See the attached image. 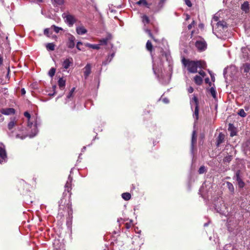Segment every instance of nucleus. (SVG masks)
<instances>
[{
    "instance_id": "f257e3e1",
    "label": "nucleus",
    "mask_w": 250,
    "mask_h": 250,
    "mask_svg": "<svg viewBox=\"0 0 250 250\" xmlns=\"http://www.w3.org/2000/svg\"><path fill=\"white\" fill-rule=\"evenodd\" d=\"M183 64L187 67L190 73H195L197 72V68H205L206 63L201 61H193L184 58L182 59Z\"/></svg>"
},
{
    "instance_id": "f03ea898",
    "label": "nucleus",
    "mask_w": 250,
    "mask_h": 250,
    "mask_svg": "<svg viewBox=\"0 0 250 250\" xmlns=\"http://www.w3.org/2000/svg\"><path fill=\"white\" fill-rule=\"evenodd\" d=\"M190 104L191 109H192L193 106L195 107V110L193 116L195 118V119L197 121L199 118V104L198 99L195 96H194L192 99L190 100Z\"/></svg>"
},
{
    "instance_id": "7ed1b4c3",
    "label": "nucleus",
    "mask_w": 250,
    "mask_h": 250,
    "mask_svg": "<svg viewBox=\"0 0 250 250\" xmlns=\"http://www.w3.org/2000/svg\"><path fill=\"white\" fill-rule=\"evenodd\" d=\"M7 160V153L5 146L2 143H0V164L6 162Z\"/></svg>"
},
{
    "instance_id": "20e7f679",
    "label": "nucleus",
    "mask_w": 250,
    "mask_h": 250,
    "mask_svg": "<svg viewBox=\"0 0 250 250\" xmlns=\"http://www.w3.org/2000/svg\"><path fill=\"white\" fill-rule=\"evenodd\" d=\"M62 17L65 21L70 26H72L76 21V20L74 16L71 15L63 13Z\"/></svg>"
},
{
    "instance_id": "39448f33",
    "label": "nucleus",
    "mask_w": 250,
    "mask_h": 250,
    "mask_svg": "<svg viewBox=\"0 0 250 250\" xmlns=\"http://www.w3.org/2000/svg\"><path fill=\"white\" fill-rule=\"evenodd\" d=\"M241 70L243 75L250 79V64L245 63L241 67Z\"/></svg>"
},
{
    "instance_id": "423d86ee",
    "label": "nucleus",
    "mask_w": 250,
    "mask_h": 250,
    "mask_svg": "<svg viewBox=\"0 0 250 250\" xmlns=\"http://www.w3.org/2000/svg\"><path fill=\"white\" fill-rule=\"evenodd\" d=\"M195 46L199 50L203 51L206 48L207 44L205 41L201 40L196 42Z\"/></svg>"
},
{
    "instance_id": "0eeeda50",
    "label": "nucleus",
    "mask_w": 250,
    "mask_h": 250,
    "mask_svg": "<svg viewBox=\"0 0 250 250\" xmlns=\"http://www.w3.org/2000/svg\"><path fill=\"white\" fill-rule=\"evenodd\" d=\"M227 23L224 21H220L217 23V29L221 32L227 30Z\"/></svg>"
},
{
    "instance_id": "6e6552de",
    "label": "nucleus",
    "mask_w": 250,
    "mask_h": 250,
    "mask_svg": "<svg viewBox=\"0 0 250 250\" xmlns=\"http://www.w3.org/2000/svg\"><path fill=\"white\" fill-rule=\"evenodd\" d=\"M75 38L74 36L70 35L68 37L67 46L69 48H73L75 46Z\"/></svg>"
},
{
    "instance_id": "1a4fd4ad",
    "label": "nucleus",
    "mask_w": 250,
    "mask_h": 250,
    "mask_svg": "<svg viewBox=\"0 0 250 250\" xmlns=\"http://www.w3.org/2000/svg\"><path fill=\"white\" fill-rule=\"evenodd\" d=\"M18 125V121L15 118L11 119L10 122L8 124V128L9 130H11L15 126Z\"/></svg>"
},
{
    "instance_id": "9d476101",
    "label": "nucleus",
    "mask_w": 250,
    "mask_h": 250,
    "mask_svg": "<svg viewBox=\"0 0 250 250\" xmlns=\"http://www.w3.org/2000/svg\"><path fill=\"white\" fill-rule=\"evenodd\" d=\"M236 179L238 187L240 188H243L245 186V183L240 177L239 171H237L236 173Z\"/></svg>"
},
{
    "instance_id": "9b49d317",
    "label": "nucleus",
    "mask_w": 250,
    "mask_h": 250,
    "mask_svg": "<svg viewBox=\"0 0 250 250\" xmlns=\"http://www.w3.org/2000/svg\"><path fill=\"white\" fill-rule=\"evenodd\" d=\"M76 32L79 35H83L87 32V30L83 26H78L76 28Z\"/></svg>"
},
{
    "instance_id": "f8f14e48",
    "label": "nucleus",
    "mask_w": 250,
    "mask_h": 250,
    "mask_svg": "<svg viewBox=\"0 0 250 250\" xmlns=\"http://www.w3.org/2000/svg\"><path fill=\"white\" fill-rule=\"evenodd\" d=\"M225 140V135L222 133H220L216 139V145L218 146L220 144L224 142Z\"/></svg>"
},
{
    "instance_id": "ddd939ff",
    "label": "nucleus",
    "mask_w": 250,
    "mask_h": 250,
    "mask_svg": "<svg viewBox=\"0 0 250 250\" xmlns=\"http://www.w3.org/2000/svg\"><path fill=\"white\" fill-rule=\"evenodd\" d=\"M1 113L3 114L8 115L14 114L15 113V109L12 108L2 109L1 110Z\"/></svg>"
},
{
    "instance_id": "4468645a",
    "label": "nucleus",
    "mask_w": 250,
    "mask_h": 250,
    "mask_svg": "<svg viewBox=\"0 0 250 250\" xmlns=\"http://www.w3.org/2000/svg\"><path fill=\"white\" fill-rule=\"evenodd\" d=\"M241 8L242 11H244L246 13L249 12L250 10L249 3L248 1H245L241 6Z\"/></svg>"
},
{
    "instance_id": "2eb2a0df",
    "label": "nucleus",
    "mask_w": 250,
    "mask_h": 250,
    "mask_svg": "<svg viewBox=\"0 0 250 250\" xmlns=\"http://www.w3.org/2000/svg\"><path fill=\"white\" fill-rule=\"evenodd\" d=\"M84 76L85 78H87L91 73V65L89 64H87L84 67Z\"/></svg>"
},
{
    "instance_id": "dca6fc26",
    "label": "nucleus",
    "mask_w": 250,
    "mask_h": 250,
    "mask_svg": "<svg viewBox=\"0 0 250 250\" xmlns=\"http://www.w3.org/2000/svg\"><path fill=\"white\" fill-rule=\"evenodd\" d=\"M111 39V35H108L107 37L104 39H102L99 41L100 42V45H104L107 43V42L109 40Z\"/></svg>"
},
{
    "instance_id": "f3484780",
    "label": "nucleus",
    "mask_w": 250,
    "mask_h": 250,
    "mask_svg": "<svg viewBox=\"0 0 250 250\" xmlns=\"http://www.w3.org/2000/svg\"><path fill=\"white\" fill-rule=\"evenodd\" d=\"M114 55H115V53H112L111 55L108 56V57H107L106 60H105L103 62V65H106L109 62H110L111 61V60H112V59L114 57Z\"/></svg>"
},
{
    "instance_id": "a211bd4d",
    "label": "nucleus",
    "mask_w": 250,
    "mask_h": 250,
    "mask_svg": "<svg viewBox=\"0 0 250 250\" xmlns=\"http://www.w3.org/2000/svg\"><path fill=\"white\" fill-rule=\"evenodd\" d=\"M86 46L88 47L89 48L94 49H97L98 50L100 48V44H93L87 43L85 44Z\"/></svg>"
},
{
    "instance_id": "6ab92c4d",
    "label": "nucleus",
    "mask_w": 250,
    "mask_h": 250,
    "mask_svg": "<svg viewBox=\"0 0 250 250\" xmlns=\"http://www.w3.org/2000/svg\"><path fill=\"white\" fill-rule=\"evenodd\" d=\"M58 85L60 88H63L65 85V81L62 78H60L58 81Z\"/></svg>"
},
{
    "instance_id": "aec40b11",
    "label": "nucleus",
    "mask_w": 250,
    "mask_h": 250,
    "mask_svg": "<svg viewBox=\"0 0 250 250\" xmlns=\"http://www.w3.org/2000/svg\"><path fill=\"white\" fill-rule=\"evenodd\" d=\"M242 52L243 53V55L244 58L250 59V55H249L248 53L247 48H242Z\"/></svg>"
},
{
    "instance_id": "412c9836",
    "label": "nucleus",
    "mask_w": 250,
    "mask_h": 250,
    "mask_svg": "<svg viewBox=\"0 0 250 250\" xmlns=\"http://www.w3.org/2000/svg\"><path fill=\"white\" fill-rule=\"evenodd\" d=\"M194 81L197 84L200 85L202 83V78L199 76L196 75L194 77Z\"/></svg>"
},
{
    "instance_id": "4be33fe9",
    "label": "nucleus",
    "mask_w": 250,
    "mask_h": 250,
    "mask_svg": "<svg viewBox=\"0 0 250 250\" xmlns=\"http://www.w3.org/2000/svg\"><path fill=\"white\" fill-rule=\"evenodd\" d=\"M70 63H71V62L69 61V60L66 59L64 61V62L62 63V67L64 68L67 69L70 66Z\"/></svg>"
},
{
    "instance_id": "5701e85b",
    "label": "nucleus",
    "mask_w": 250,
    "mask_h": 250,
    "mask_svg": "<svg viewBox=\"0 0 250 250\" xmlns=\"http://www.w3.org/2000/svg\"><path fill=\"white\" fill-rule=\"evenodd\" d=\"M122 197L124 200L127 201L130 199L131 195L128 192H125L122 194Z\"/></svg>"
},
{
    "instance_id": "b1692460",
    "label": "nucleus",
    "mask_w": 250,
    "mask_h": 250,
    "mask_svg": "<svg viewBox=\"0 0 250 250\" xmlns=\"http://www.w3.org/2000/svg\"><path fill=\"white\" fill-rule=\"evenodd\" d=\"M46 47L48 50L53 51L55 50V44L53 43H48L46 45Z\"/></svg>"
},
{
    "instance_id": "393cba45",
    "label": "nucleus",
    "mask_w": 250,
    "mask_h": 250,
    "mask_svg": "<svg viewBox=\"0 0 250 250\" xmlns=\"http://www.w3.org/2000/svg\"><path fill=\"white\" fill-rule=\"evenodd\" d=\"M153 46L150 41H147L146 43V48L149 52H151L152 50Z\"/></svg>"
},
{
    "instance_id": "a878e982",
    "label": "nucleus",
    "mask_w": 250,
    "mask_h": 250,
    "mask_svg": "<svg viewBox=\"0 0 250 250\" xmlns=\"http://www.w3.org/2000/svg\"><path fill=\"white\" fill-rule=\"evenodd\" d=\"M196 137L195 136V131H194L192 132V139H191V147L192 150L193 149L194 144L196 142Z\"/></svg>"
},
{
    "instance_id": "bb28decb",
    "label": "nucleus",
    "mask_w": 250,
    "mask_h": 250,
    "mask_svg": "<svg viewBox=\"0 0 250 250\" xmlns=\"http://www.w3.org/2000/svg\"><path fill=\"white\" fill-rule=\"evenodd\" d=\"M33 129L34 130V132L29 134V136L30 138H32L34 137L38 133V129L37 128V126L35 125L33 126Z\"/></svg>"
},
{
    "instance_id": "cd10ccee",
    "label": "nucleus",
    "mask_w": 250,
    "mask_h": 250,
    "mask_svg": "<svg viewBox=\"0 0 250 250\" xmlns=\"http://www.w3.org/2000/svg\"><path fill=\"white\" fill-rule=\"evenodd\" d=\"M144 30L146 33H147L148 34V36L151 38H152L155 42H157V40L154 38L153 35L152 34V33L151 32V31L149 29L144 28Z\"/></svg>"
},
{
    "instance_id": "c85d7f7f",
    "label": "nucleus",
    "mask_w": 250,
    "mask_h": 250,
    "mask_svg": "<svg viewBox=\"0 0 250 250\" xmlns=\"http://www.w3.org/2000/svg\"><path fill=\"white\" fill-rule=\"evenodd\" d=\"M142 22L144 23L145 25H146V24H147L149 22V18L147 16H146V15L143 16L142 17Z\"/></svg>"
},
{
    "instance_id": "c756f323",
    "label": "nucleus",
    "mask_w": 250,
    "mask_h": 250,
    "mask_svg": "<svg viewBox=\"0 0 250 250\" xmlns=\"http://www.w3.org/2000/svg\"><path fill=\"white\" fill-rule=\"evenodd\" d=\"M24 115L25 117H26V118H28V126L31 127V126L32 125V123H30V122H29V119H30V117H31L30 114L28 112H25L24 113Z\"/></svg>"
},
{
    "instance_id": "7c9ffc66",
    "label": "nucleus",
    "mask_w": 250,
    "mask_h": 250,
    "mask_svg": "<svg viewBox=\"0 0 250 250\" xmlns=\"http://www.w3.org/2000/svg\"><path fill=\"white\" fill-rule=\"evenodd\" d=\"M56 72V69L54 68H51L48 72V75L51 77H52L54 76Z\"/></svg>"
},
{
    "instance_id": "2f4dec72",
    "label": "nucleus",
    "mask_w": 250,
    "mask_h": 250,
    "mask_svg": "<svg viewBox=\"0 0 250 250\" xmlns=\"http://www.w3.org/2000/svg\"><path fill=\"white\" fill-rule=\"evenodd\" d=\"M238 114L242 117H245L247 115L245 111L243 109H241L239 110V112H238Z\"/></svg>"
},
{
    "instance_id": "473e14b6",
    "label": "nucleus",
    "mask_w": 250,
    "mask_h": 250,
    "mask_svg": "<svg viewBox=\"0 0 250 250\" xmlns=\"http://www.w3.org/2000/svg\"><path fill=\"white\" fill-rule=\"evenodd\" d=\"M232 160V156L230 155H228L226 156L224 159V162L225 163H229Z\"/></svg>"
},
{
    "instance_id": "72a5a7b5",
    "label": "nucleus",
    "mask_w": 250,
    "mask_h": 250,
    "mask_svg": "<svg viewBox=\"0 0 250 250\" xmlns=\"http://www.w3.org/2000/svg\"><path fill=\"white\" fill-rule=\"evenodd\" d=\"M51 28H53L54 29V31L56 33H58L60 30H62V29L61 27H57V26H56V25H52L51 26Z\"/></svg>"
},
{
    "instance_id": "f704fd0d",
    "label": "nucleus",
    "mask_w": 250,
    "mask_h": 250,
    "mask_svg": "<svg viewBox=\"0 0 250 250\" xmlns=\"http://www.w3.org/2000/svg\"><path fill=\"white\" fill-rule=\"evenodd\" d=\"M210 92L212 96L215 99L216 98V91L213 87H211L210 89Z\"/></svg>"
},
{
    "instance_id": "c9c22d12",
    "label": "nucleus",
    "mask_w": 250,
    "mask_h": 250,
    "mask_svg": "<svg viewBox=\"0 0 250 250\" xmlns=\"http://www.w3.org/2000/svg\"><path fill=\"white\" fill-rule=\"evenodd\" d=\"M227 186H228V187L229 190L231 192L233 191H234V188H233V185L231 183H230V182H227Z\"/></svg>"
},
{
    "instance_id": "e433bc0d",
    "label": "nucleus",
    "mask_w": 250,
    "mask_h": 250,
    "mask_svg": "<svg viewBox=\"0 0 250 250\" xmlns=\"http://www.w3.org/2000/svg\"><path fill=\"white\" fill-rule=\"evenodd\" d=\"M199 173L202 174L206 172V168L204 166H201L198 170Z\"/></svg>"
},
{
    "instance_id": "4c0bfd02",
    "label": "nucleus",
    "mask_w": 250,
    "mask_h": 250,
    "mask_svg": "<svg viewBox=\"0 0 250 250\" xmlns=\"http://www.w3.org/2000/svg\"><path fill=\"white\" fill-rule=\"evenodd\" d=\"M137 3L139 5L143 4L144 5H147V3L146 0H140Z\"/></svg>"
},
{
    "instance_id": "58836bf2",
    "label": "nucleus",
    "mask_w": 250,
    "mask_h": 250,
    "mask_svg": "<svg viewBox=\"0 0 250 250\" xmlns=\"http://www.w3.org/2000/svg\"><path fill=\"white\" fill-rule=\"evenodd\" d=\"M54 1L58 5H61L63 3V0H54Z\"/></svg>"
},
{
    "instance_id": "ea45409f",
    "label": "nucleus",
    "mask_w": 250,
    "mask_h": 250,
    "mask_svg": "<svg viewBox=\"0 0 250 250\" xmlns=\"http://www.w3.org/2000/svg\"><path fill=\"white\" fill-rule=\"evenodd\" d=\"M195 24V21H193L192 22L189 24L188 26V30H190L191 29V28L192 27V26Z\"/></svg>"
},
{
    "instance_id": "a19ab883",
    "label": "nucleus",
    "mask_w": 250,
    "mask_h": 250,
    "mask_svg": "<svg viewBox=\"0 0 250 250\" xmlns=\"http://www.w3.org/2000/svg\"><path fill=\"white\" fill-rule=\"evenodd\" d=\"M44 35L49 37V28L45 29L44 30Z\"/></svg>"
},
{
    "instance_id": "79ce46f5",
    "label": "nucleus",
    "mask_w": 250,
    "mask_h": 250,
    "mask_svg": "<svg viewBox=\"0 0 250 250\" xmlns=\"http://www.w3.org/2000/svg\"><path fill=\"white\" fill-rule=\"evenodd\" d=\"M185 3L188 7H191L192 6V4L191 1L189 0H185Z\"/></svg>"
},
{
    "instance_id": "37998d69",
    "label": "nucleus",
    "mask_w": 250,
    "mask_h": 250,
    "mask_svg": "<svg viewBox=\"0 0 250 250\" xmlns=\"http://www.w3.org/2000/svg\"><path fill=\"white\" fill-rule=\"evenodd\" d=\"M81 44H82V42H77V45H76V47H77V48L79 50H80V51H81V49L80 48V47H79V46H80V45H81Z\"/></svg>"
},
{
    "instance_id": "c03bdc74",
    "label": "nucleus",
    "mask_w": 250,
    "mask_h": 250,
    "mask_svg": "<svg viewBox=\"0 0 250 250\" xmlns=\"http://www.w3.org/2000/svg\"><path fill=\"white\" fill-rule=\"evenodd\" d=\"M199 73L200 74V75L202 76V77H204L206 75L205 72L202 70L200 71L199 72Z\"/></svg>"
},
{
    "instance_id": "a18cd8bd",
    "label": "nucleus",
    "mask_w": 250,
    "mask_h": 250,
    "mask_svg": "<svg viewBox=\"0 0 250 250\" xmlns=\"http://www.w3.org/2000/svg\"><path fill=\"white\" fill-rule=\"evenodd\" d=\"M188 92L189 93H191L193 92V87H192L191 86H190L189 88H188Z\"/></svg>"
},
{
    "instance_id": "49530a36",
    "label": "nucleus",
    "mask_w": 250,
    "mask_h": 250,
    "mask_svg": "<svg viewBox=\"0 0 250 250\" xmlns=\"http://www.w3.org/2000/svg\"><path fill=\"white\" fill-rule=\"evenodd\" d=\"M25 93H26V91H25V89L23 88H22L21 89V94L22 95H24L25 94Z\"/></svg>"
},
{
    "instance_id": "de8ad7c7",
    "label": "nucleus",
    "mask_w": 250,
    "mask_h": 250,
    "mask_svg": "<svg viewBox=\"0 0 250 250\" xmlns=\"http://www.w3.org/2000/svg\"><path fill=\"white\" fill-rule=\"evenodd\" d=\"M16 138H20L21 139H23L24 138H25V136H20L19 134H17L16 135Z\"/></svg>"
},
{
    "instance_id": "09e8293b",
    "label": "nucleus",
    "mask_w": 250,
    "mask_h": 250,
    "mask_svg": "<svg viewBox=\"0 0 250 250\" xmlns=\"http://www.w3.org/2000/svg\"><path fill=\"white\" fill-rule=\"evenodd\" d=\"M163 101L164 102V103H166V104L168 103V102H169V100L167 98H164L163 99Z\"/></svg>"
},
{
    "instance_id": "8fccbe9b",
    "label": "nucleus",
    "mask_w": 250,
    "mask_h": 250,
    "mask_svg": "<svg viewBox=\"0 0 250 250\" xmlns=\"http://www.w3.org/2000/svg\"><path fill=\"white\" fill-rule=\"evenodd\" d=\"M131 226L130 224L126 223L125 224V227L127 229H129Z\"/></svg>"
},
{
    "instance_id": "3c124183",
    "label": "nucleus",
    "mask_w": 250,
    "mask_h": 250,
    "mask_svg": "<svg viewBox=\"0 0 250 250\" xmlns=\"http://www.w3.org/2000/svg\"><path fill=\"white\" fill-rule=\"evenodd\" d=\"M75 89V87H73V88H72L71 89V90H70V92L71 93V94H73V92H74V91Z\"/></svg>"
},
{
    "instance_id": "603ef678",
    "label": "nucleus",
    "mask_w": 250,
    "mask_h": 250,
    "mask_svg": "<svg viewBox=\"0 0 250 250\" xmlns=\"http://www.w3.org/2000/svg\"><path fill=\"white\" fill-rule=\"evenodd\" d=\"M72 95L73 94H71V93L69 92V94L67 96V98H68V99L70 98V97H72Z\"/></svg>"
},
{
    "instance_id": "864d4df0",
    "label": "nucleus",
    "mask_w": 250,
    "mask_h": 250,
    "mask_svg": "<svg viewBox=\"0 0 250 250\" xmlns=\"http://www.w3.org/2000/svg\"><path fill=\"white\" fill-rule=\"evenodd\" d=\"M69 185V181H67V182H66V185H65V187L66 188L68 187Z\"/></svg>"
},
{
    "instance_id": "5fc2aeb1",
    "label": "nucleus",
    "mask_w": 250,
    "mask_h": 250,
    "mask_svg": "<svg viewBox=\"0 0 250 250\" xmlns=\"http://www.w3.org/2000/svg\"><path fill=\"white\" fill-rule=\"evenodd\" d=\"M211 80H212V81H214L215 77H214V76H212L211 75Z\"/></svg>"
},
{
    "instance_id": "6e6d98bb",
    "label": "nucleus",
    "mask_w": 250,
    "mask_h": 250,
    "mask_svg": "<svg viewBox=\"0 0 250 250\" xmlns=\"http://www.w3.org/2000/svg\"><path fill=\"white\" fill-rule=\"evenodd\" d=\"M189 16L187 15V18H186V20H188L189 19Z\"/></svg>"
},
{
    "instance_id": "4d7b16f0",
    "label": "nucleus",
    "mask_w": 250,
    "mask_h": 250,
    "mask_svg": "<svg viewBox=\"0 0 250 250\" xmlns=\"http://www.w3.org/2000/svg\"><path fill=\"white\" fill-rule=\"evenodd\" d=\"M0 120H1V121H3V117H2V115H0Z\"/></svg>"
},
{
    "instance_id": "13d9d810",
    "label": "nucleus",
    "mask_w": 250,
    "mask_h": 250,
    "mask_svg": "<svg viewBox=\"0 0 250 250\" xmlns=\"http://www.w3.org/2000/svg\"><path fill=\"white\" fill-rule=\"evenodd\" d=\"M234 135H235V134H234V133H233V132H231V133H230V136H234Z\"/></svg>"
},
{
    "instance_id": "bf43d9fd",
    "label": "nucleus",
    "mask_w": 250,
    "mask_h": 250,
    "mask_svg": "<svg viewBox=\"0 0 250 250\" xmlns=\"http://www.w3.org/2000/svg\"><path fill=\"white\" fill-rule=\"evenodd\" d=\"M38 2H42V0H36Z\"/></svg>"
},
{
    "instance_id": "052dcab7",
    "label": "nucleus",
    "mask_w": 250,
    "mask_h": 250,
    "mask_svg": "<svg viewBox=\"0 0 250 250\" xmlns=\"http://www.w3.org/2000/svg\"><path fill=\"white\" fill-rule=\"evenodd\" d=\"M122 220V218L118 219V222H120V221H121Z\"/></svg>"
},
{
    "instance_id": "680f3d73",
    "label": "nucleus",
    "mask_w": 250,
    "mask_h": 250,
    "mask_svg": "<svg viewBox=\"0 0 250 250\" xmlns=\"http://www.w3.org/2000/svg\"><path fill=\"white\" fill-rule=\"evenodd\" d=\"M68 180H70V182H71V179H70V176H69V177H68Z\"/></svg>"
},
{
    "instance_id": "e2e57ef3",
    "label": "nucleus",
    "mask_w": 250,
    "mask_h": 250,
    "mask_svg": "<svg viewBox=\"0 0 250 250\" xmlns=\"http://www.w3.org/2000/svg\"><path fill=\"white\" fill-rule=\"evenodd\" d=\"M205 80H206V82H207V81H209V79H206Z\"/></svg>"
},
{
    "instance_id": "0e129e2a",
    "label": "nucleus",
    "mask_w": 250,
    "mask_h": 250,
    "mask_svg": "<svg viewBox=\"0 0 250 250\" xmlns=\"http://www.w3.org/2000/svg\"><path fill=\"white\" fill-rule=\"evenodd\" d=\"M165 1V0H161V2H164Z\"/></svg>"
},
{
    "instance_id": "69168bd1",
    "label": "nucleus",
    "mask_w": 250,
    "mask_h": 250,
    "mask_svg": "<svg viewBox=\"0 0 250 250\" xmlns=\"http://www.w3.org/2000/svg\"><path fill=\"white\" fill-rule=\"evenodd\" d=\"M193 33H194V31H192L191 32V35H192L193 34Z\"/></svg>"
},
{
    "instance_id": "338daca9",
    "label": "nucleus",
    "mask_w": 250,
    "mask_h": 250,
    "mask_svg": "<svg viewBox=\"0 0 250 250\" xmlns=\"http://www.w3.org/2000/svg\"><path fill=\"white\" fill-rule=\"evenodd\" d=\"M85 146H84L83 149V150H85Z\"/></svg>"
},
{
    "instance_id": "774afa93",
    "label": "nucleus",
    "mask_w": 250,
    "mask_h": 250,
    "mask_svg": "<svg viewBox=\"0 0 250 250\" xmlns=\"http://www.w3.org/2000/svg\"><path fill=\"white\" fill-rule=\"evenodd\" d=\"M229 128L230 127V126H231V124H229Z\"/></svg>"
}]
</instances>
